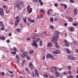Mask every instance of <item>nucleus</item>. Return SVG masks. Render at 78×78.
Returning <instances> with one entry per match:
<instances>
[{"instance_id": "f257e3e1", "label": "nucleus", "mask_w": 78, "mask_h": 78, "mask_svg": "<svg viewBox=\"0 0 78 78\" xmlns=\"http://www.w3.org/2000/svg\"><path fill=\"white\" fill-rule=\"evenodd\" d=\"M59 34V32L58 31H57L55 32V34L54 35L51 41L52 42H55L56 41H57L58 39V35Z\"/></svg>"}, {"instance_id": "f03ea898", "label": "nucleus", "mask_w": 78, "mask_h": 78, "mask_svg": "<svg viewBox=\"0 0 78 78\" xmlns=\"http://www.w3.org/2000/svg\"><path fill=\"white\" fill-rule=\"evenodd\" d=\"M20 55L21 57H22V58H26L27 60H28V61L30 59V58L28 56V53H27V51H25L22 54H20Z\"/></svg>"}, {"instance_id": "7ed1b4c3", "label": "nucleus", "mask_w": 78, "mask_h": 78, "mask_svg": "<svg viewBox=\"0 0 78 78\" xmlns=\"http://www.w3.org/2000/svg\"><path fill=\"white\" fill-rule=\"evenodd\" d=\"M68 58L69 59H70V60H75V59H76V58H75V57H73L71 55H68Z\"/></svg>"}, {"instance_id": "20e7f679", "label": "nucleus", "mask_w": 78, "mask_h": 78, "mask_svg": "<svg viewBox=\"0 0 78 78\" xmlns=\"http://www.w3.org/2000/svg\"><path fill=\"white\" fill-rule=\"evenodd\" d=\"M31 45H32V47H37V44L34 42V41L33 40V43L31 44Z\"/></svg>"}, {"instance_id": "39448f33", "label": "nucleus", "mask_w": 78, "mask_h": 78, "mask_svg": "<svg viewBox=\"0 0 78 78\" xmlns=\"http://www.w3.org/2000/svg\"><path fill=\"white\" fill-rule=\"evenodd\" d=\"M0 15L3 16L4 15V10L2 8H0Z\"/></svg>"}, {"instance_id": "423d86ee", "label": "nucleus", "mask_w": 78, "mask_h": 78, "mask_svg": "<svg viewBox=\"0 0 78 78\" xmlns=\"http://www.w3.org/2000/svg\"><path fill=\"white\" fill-rule=\"evenodd\" d=\"M29 66L30 69H34V66L33 65V63L31 62L29 63Z\"/></svg>"}, {"instance_id": "0eeeda50", "label": "nucleus", "mask_w": 78, "mask_h": 78, "mask_svg": "<svg viewBox=\"0 0 78 78\" xmlns=\"http://www.w3.org/2000/svg\"><path fill=\"white\" fill-rule=\"evenodd\" d=\"M52 69V70L56 72L57 71V68L56 67L52 66L51 68V70Z\"/></svg>"}, {"instance_id": "6e6552de", "label": "nucleus", "mask_w": 78, "mask_h": 78, "mask_svg": "<svg viewBox=\"0 0 78 78\" xmlns=\"http://www.w3.org/2000/svg\"><path fill=\"white\" fill-rule=\"evenodd\" d=\"M34 71L37 77H39V73H38V70L36 69H35Z\"/></svg>"}, {"instance_id": "1a4fd4ad", "label": "nucleus", "mask_w": 78, "mask_h": 78, "mask_svg": "<svg viewBox=\"0 0 78 78\" xmlns=\"http://www.w3.org/2000/svg\"><path fill=\"white\" fill-rule=\"evenodd\" d=\"M53 56L51 54H48L47 55V58H53Z\"/></svg>"}, {"instance_id": "9d476101", "label": "nucleus", "mask_w": 78, "mask_h": 78, "mask_svg": "<svg viewBox=\"0 0 78 78\" xmlns=\"http://www.w3.org/2000/svg\"><path fill=\"white\" fill-rule=\"evenodd\" d=\"M65 42H66V44H65V46L66 47H69V42L66 40H65Z\"/></svg>"}, {"instance_id": "9b49d317", "label": "nucleus", "mask_w": 78, "mask_h": 78, "mask_svg": "<svg viewBox=\"0 0 78 78\" xmlns=\"http://www.w3.org/2000/svg\"><path fill=\"white\" fill-rule=\"evenodd\" d=\"M27 17H26L25 18L23 19V22L25 23H27Z\"/></svg>"}, {"instance_id": "f8f14e48", "label": "nucleus", "mask_w": 78, "mask_h": 78, "mask_svg": "<svg viewBox=\"0 0 78 78\" xmlns=\"http://www.w3.org/2000/svg\"><path fill=\"white\" fill-rule=\"evenodd\" d=\"M25 70L27 73H28L29 74H31V73L30 72V70H29V69H28V68H26Z\"/></svg>"}, {"instance_id": "ddd939ff", "label": "nucleus", "mask_w": 78, "mask_h": 78, "mask_svg": "<svg viewBox=\"0 0 78 78\" xmlns=\"http://www.w3.org/2000/svg\"><path fill=\"white\" fill-rule=\"evenodd\" d=\"M60 5L64 6L65 8V9H67V5H66L65 4H64L63 3H61L60 4Z\"/></svg>"}, {"instance_id": "4468645a", "label": "nucleus", "mask_w": 78, "mask_h": 78, "mask_svg": "<svg viewBox=\"0 0 78 78\" xmlns=\"http://www.w3.org/2000/svg\"><path fill=\"white\" fill-rule=\"evenodd\" d=\"M38 2L41 6H42V5H43V2H42V0H38Z\"/></svg>"}, {"instance_id": "2eb2a0df", "label": "nucleus", "mask_w": 78, "mask_h": 78, "mask_svg": "<svg viewBox=\"0 0 78 78\" xmlns=\"http://www.w3.org/2000/svg\"><path fill=\"white\" fill-rule=\"evenodd\" d=\"M16 58L17 60V62H18L19 61H19V60L20 59V58H19V55H16Z\"/></svg>"}, {"instance_id": "dca6fc26", "label": "nucleus", "mask_w": 78, "mask_h": 78, "mask_svg": "<svg viewBox=\"0 0 78 78\" xmlns=\"http://www.w3.org/2000/svg\"><path fill=\"white\" fill-rule=\"evenodd\" d=\"M78 10L76 9H75L74 11V15L75 16V15H76L77 14V12L76 11Z\"/></svg>"}, {"instance_id": "f3484780", "label": "nucleus", "mask_w": 78, "mask_h": 78, "mask_svg": "<svg viewBox=\"0 0 78 78\" xmlns=\"http://www.w3.org/2000/svg\"><path fill=\"white\" fill-rule=\"evenodd\" d=\"M19 24V21H16L15 23V27H16Z\"/></svg>"}, {"instance_id": "a211bd4d", "label": "nucleus", "mask_w": 78, "mask_h": 78, "mask_svg": "<svg viewBox=\"0 0 78 78\" xmlns=\"http://www.w3.org/2000/svg\"><path fill=\"white\" fill-rule=\"evenodd\" d=\"M69 29L70 31H74V30H75V28H74L73 27L70 28Z\"/></svg>"}, {"instance_id": "6ab92c4d", "label": "nucleus", "mask_w": 78, "mask_h": 78, "mask_svg": "<svg viewBox=\"0 0 78 78\" xmlns=\"http://www.w3.org/2000/svg\"><path fill=\"white\" fill-rule=\"evenodd\" d=\"M55 73L56 74L57 77H59L60 74H59V73L58 72H56Z\"/></svg>"}, {"instance_id": "aec40b11", "label": "nucleus", "mask_w": 78, "mask_h": 78, "mask_svg": "<svg viewBox=\"0 0 78 78\" xmlns=\"http://www.w3.org/2000/svg\"><path fill=\"white\" fill-rule=\"evenodd\" d=\"M0 38L1 39L2 41H5V37L4 36H2V37L0 36Z\"/></svg>"}, {"instance_id": "412c9836", "label": "nucleus", "mask_w": 78, "mask_h": 78, "mask_svg": "<svg viewBox=\"0 0 78 78\" xmlns=\"http://www.w3.org/2000/svg\"><path fill=\"white\" fill-rule=\"evenodd\" d=\"M48 47H51L52 46V44L50 43H48L47 45Z\"/></svg>"}, {"instance_id": "4be33fe9", "label": "nucleus", "mask_w": 78, "mask_h": 78, "mask_svg": "<svg viewBox=\"0 0 78 78\" xmlns=\"http://www.w3.org/2000/svg\"><path fill=\"white\" fill-rule=\"evenodd\" d=\"M66 51H67V53H71V51L69 50V49H66Z\"/></svg>"}, {"instance_id": "5701e85b", "label": "nucleus", "mask_w": 78, "mask_h": 78, "mask_svg": "<svg viewBox=\"0 0 78 78\" xmlns=\"http://www.w3.org/2000/svg\"><path fill=\"white\" fill-rule=\"evenodd\" d=\"M43 76L44 78H48V75L47 74H45Z\"/></svg>"}, {"instance_id": "b1692460", "label": "nucleus", "mask_w": 78, "mask_h": 78, "mask_svg": "<svg viewBox=\"0 0 78 78\" xmlns=\"http://www.w3.org/2000/svg\"><path fill=\"white\" fill-rule=\"evenodd\" d=\"M21 4H22V3H20V2L19 3H18L16 4L17 7H20V5H21Z\"/></svg>"}, {"instance_id": "393cba45", "label": "nucleus", "mask_w": 78, "mask_h": 78, "mask_svg": "<svg viewBox=\"0 0 78 78\" xmlns=\"http://www.w3.org/2000/svg\"><path fill=\"white\" fill-rule=\"evenodd\" d=\"M16 31H17L18 33H20L21 31V29L20 28H17L16 30Z\"/></svg>"}, {"instance_id": "a878e982", "label": "nucleus", "mask_w": 78, "mask_h": 78, "mask_svg": "<svg viewBox=\"0 0 78 78\" xmlns=\"http://www.w3.org/2000/svg\"><path fill=\"white\" fill-rule=\"evenodd\" d=\"M16 19L17 20L16 21L19 22L20 20V19H19V16H17L16 17Z\"/></svg>"}, {"instance_id": "bb28decb", "label": "nucleus", "mask_w": 78, "mask_h": 78, "mask_svg": "<svg viewBox=\"0 0 78 78\" xmlns=\"http://www.w3.org/2000/svg\"><path fill=\"white\" fill-rule=\"evenodd\" d=\"M37 18L38 19H41V14H39L37 15Z\"/></svg>"}, {"instance_id": "cd10ccee", "label": "nucleus", "mask_w": 78, "mask_h": 78, "mask_svg": "<svg viewBox=\"0 0 78 78\" xmlns=\"http://www.w3.org/2000/svg\"><path fill=\"white\" fill-rule=\"evenodd\" d=\"M34 53V51H33V50H30L29 51V54H31V53Z\"/></svg>"}, {"instance_id": "c85d7f7f", "label": "nucleus", "mask_w": 78, "mask_h": 78, "mask_svg": "<svg viewBox=\"0 0 78 78\" xmlns=\"http://www.w3.org/2000/svg\"><path fill=\"white\" fill-rule=\"evenodd\" d=\"M32 35L33 36H39V35H38V34H37L35 33H33Z\"/></svg>"}, {"instance_id": "c756f323", "label": "nucleus", "mask_w": 78, "mask_h": 78, "mask_svg": "<svg viewBox=\"0 0 78 78\" xmlns=\"http://www.w3.org/2000/svg\"><path fill=\"white\" fill-rule=\"evenodd\" d=\"M27 11H29V10H30V5H29L27 6Z\"/></svg>"}, {"instance_id": "7c9ffc66", "label": "nucleus", "mask_w": 78, "mask_h": 78, "mask_svg": "<svg viewBox=\"0 0 78 78\" xmlns=\"http://www.w3.org/2000/svg\"><path fill=\"white\" fill-rule=\"evenodd\" d=\"M40 12H42L44 14H45V11L43 9L40 10Z\"/></svg>"}, {"instance_id": "2f4dec72", "label": "nucleus", "mask_w": 78, "mask_h": 78, "mask_svg": "<svg viewBox=\"0 0 78 78\" xmlns=\"http://www.w3.org/2000/svg\"><path fill=\"white\" fill-rule=\"evenodd\" d=\"M21 51H22V52H23V53L24 51H25V48H22L21 49Z\"/></svg>"}, {"instance_id": "473e14b6", "label": "nucleus", "mask_w": 78, "mask_h": 78, "mask_svg": "<svg viewBox=\"0 0 78 78\" xmlns=\"http://www.w3.org/2000/svg\"><path fill=\"white\" fill-rule=\"evenodd\" d=\"M73 26H75V27H76L78 25V23H73Z\"/></svg>"}, {"instance_id": "72a5a7b5", "label": "nucleus", "mask_w": 78, "mask_h": 78, "mask_svg": "<svg viewBox=\"0 0 78 78\" xmlns=\"http://www.w3.org/2000/svg\"><path fill=\"white\" fill-rule=\"evenodd\" d=\"M73 21V18H69V22H72Z\"/></svg>"}, {"instance_id": "f704fd0d", "label": "nucleus", "mask_w": 78, "mask_h": 78, "mask_svg": "<svg viewBox=\"0 0 78 78\" xmlns=\"http://www.w3.org/2000/svg\"><path fill=\"white\" fill-rule=\"evenodd\" d=\"M31 76H33V77H34L35 76V73H32L31 74Z\"/></svg>"}, {"instance_id": "c9c22d12", "label": "nucleus", "mask_w": 78, "mask_h": 78, "mask_svg": "<svg viewBox=\"0 0 78 78\" xmlns=\"http://www.w3.org/2000/svg\"><path fill=\"white\" fill-rule=\"evenodd\" d=\"M39 41H40V39L39 38H37L36 39V40L35 41L36 42H39Z\"/></svg>"}, {"instance_id": "e433bc0d", "label": "nucleus", "mask_w": 78, "mask_h": 78, "mask_svg": "<svg viewBox=\"0 0 78 78\" xmlns=\"http://www.w3.org/2000/svg\"><path fill=\"white\" fill-rule=\"evenodd\" d=\"M73 78V77L72 75H71V76H67V78Z\"/></svg>"}, {"instance_id": "4c0bfd02", "label": "nucleus", "mask_w": 78, "mask_h": 78, "mask_svg": "<svg viewBox=\"0 0 78 78\" xmlns=\"http://www.w3.org/2000/svg\"><path fill=\"white\" fill-rule=\"evenodd\" d=\"M47 14H48V16H50V14H51V13L50 12V11H48L47 12Z\"/></svg>"}, {"instance_id": "58836bf2", "label": "nucleus", "mask_w": 78, "mask_h": 78, "mask_svg": "<svg viewBox=\"0 0 78 78\" xmlns=\"http://www.w3.org/2000/svg\"><path fill=\"white\" fill-rule=\"evenodd\" d=\"M32 8H30V10L28 12L29 14H30V13H31V12H32Z\"/></svg>"}, {"instance_id": "ea45409f", "label": "nucleus", "mask_w": 78, "mask_h": 78, "mask_svg": "<svg viewBox=\"0 0 78 78\" xmlns=\"http://www.w3.org/2000/svg\"><path fill=\"white\" fill-rule=\"evenodd\" d=\"M50 21L51 22H53V18H50Z\"/></svg>"}, {"instance_id": "a19ab883", "label": "nucleus", "mask_w": 78, "mask_h": 78, "mask_svg": "<svg viewBox=\"0 0 78 78\" xmlns=\"http://www.w3.org/2000/svg\"><path fill=\"white\" fill-rule=\"evenodd\" d=\"M13 49L14 50V51H17V48H16V47H14L13 48Z\"/></svg>"}, {"instance_id": "79ce46f5", "label": "nucleus", "mask_w": 78, "mask_h": 78, "mask_svg": "<svg viewBox=\"0 0 78 78\" xmlns=\"http://www.w3.org/2000/svg\"><path fill=\"white\" fill-rule=\"evenodd\" d=\"M40 45L41 46H42V41H41L40 42Z\"/></svg>"}, {"instance_id": "37998d69", "label": "nucleus", "mask_w": 78, "mask_h": 78, "mask_svg": "<svg viewBox=\"0 0 78 78\" xmlns=\"http://www.w3.org/2000/svg\"><path fill=\"white\" fill-rule=\"evenodd\" d=\"M35 22V20H31L30 21L31 23H34V22Z\"/></svg>"}, {"instance_id": "c03bdc74", "label": "nucleus", "mask_w": 78, "mask_h": 78, "mask_svg": "<svg viewBox=\"0 0 78 78\" xmlns=\"http://www.w3.org/2000/svg\"><path fill=\"white\" fill-rule=\"evenodd\" d=\"M56 52L57 53V54H58L60 53V52H59V51L58 50H57L56 51Z\"/></svg>"}, {"instance_id": "a18cd8bd", "label": "nucleus", "mask_w": 78, "mask_h": 78, "mask_svg": "<svg viewBox=\"0 0 78 78\" xmlns=\"http://www.w3.org/2000/svg\"><path fill=\"white\" fill-rule=\"evenodd\" d=\"M19 78H25V77L23 76H20Z\"/></svg>"}, {"instance_id": "49530a36", "label": "nucleus", "mask_w": 78, "mask_h": 78, "mask_svg": "<svg viewBox=\"0 0 78 78\" xmlns=\"http://www.w3.org/2000/svg\"><path fill=\"white\" fill-rule=\"evenodd\" d=\"M12 54H13L14 55H16V52H15L14 51L12 52Z\"/></svg>"}, {"instance_id": "de8ad7c7", "label": "nucleus", "mask_w": 78, "mask_h": 78, "mask_svg": "<svg viewBox=\"0 0 78 78\" xmlns=\"http://www.w3.org/2000/svg\"><path fill=\"white\" fill-rule=\"evenodd\" d=\"M55 47L57 48H59V46L58 45H55Z\"/></svg>"}, {"instance_id": "09e8293b", "label": "nucleus", "mask_w": 78, "mask_h": 78, "mask_svg": "<svg viewBox=\"0 0 78 78\" xmlns=\"http://www.w3.org/2000/svg\"><path fill=\"white\" fill-rule=\"evenodd\" d=\"M51 72L52 73H55V71L53 70V69L51 70Z\"/></svg>"}, {"instance_id": "8fccbe9b", "label": "nucleus", "mask_w": 78, "mask_h": 78, "mask_svg": "<svg viewBox=\"0 0 78 78\" xmlns=\"http://www.w3.org/2000/svg\"><path fill=\"white\" fill-rule=\"evenodd\" d=\"M18 10H19L20 11L22 9V8L20 7H19L18 8Z\"/></svg>"}, {"instance_id": "3c124183", "label": "nucleus", "mask_w": 78, "mask_h": 78, "mask_svg": "<svg viewBox=\"0 0 78 78\" xmlns=\"http://www.w3.org/2000/svg\"><path fill=\"white\" fill-rule=\"evenodd\" d=\"M32 39L34 40V39H35V38H36V36H33L32 37Z\"/></svg>"}, {"instance_id": "603ef678", "label": "nucleus", "mask_w": 78, "mask_h": 78, "mask_svg": "<svg viewBox=\"0 0 78 78\" xmlns=\"http://www.w3.org/2000/svg\"><path fill=\"white\" fill-rule=\"evenodd\" d=\"M6 42L7 43H9V42H10V40H7L6 41Z\"/></svg>"}, {"instance_id": "864d4df0", "label": "nucleus", "mask_w": 78, "mask_h": 78, "mask_svg": "<svg viewBox=\"0 0 78 78\" xmlns=\"http://www.w3.org/2000/svg\"><path fill=\"white\" fill-rule=\"evenodd\" d=\"M63 74H64V75H67V74H68V73H66V72H63Z\"/></svg>"}, {"instance_id": "5fc2aeb1", "label": "nucleus", "mask_w": 78, "mask_h": 78, "mask_svg": "<svg viewBox=\"0 0 78 78\" xmlns=\"http://www.w3.org/2000/svg\"><path fill=\"white\" fill-rule=\"evenodd\" d=\"M28 20L29 21V22H30L31 20V19H30V18H28Z\"/></svg>"}, {"instance_id": "6e6d98bb", "label": "nucleus", "mask_w": 78, "mask_h": 78, "mask_svg": "<svg viewBox=\"0 0 78 78\" xmlns=\"http://www.w3.org/2000/svg\"><path fill=\"white\" fill-rule=\"evenodd\" d=\"M10 76L11 78H13V77H14V75L13 74H12L10 75Z\"/></svg>"}, {"instance_id": "4d7b16f0", "label": "nucleus", "mask_w": 78, "mask_h": 78, "mask_svg": "<svg viewBox=\"0 0 78 78\" xmlns=\"http://www.w3.org/2000/svg\"><path fill=\"white\" fill-rule=\"evenodd\" d=\"M68 74L69 75H71V71L70 70L68 71Z\"/></svg>"}, {"instance_id": "13d9d810", "label": "nucleus", "mask_w": 78, "mask_h": 78, "mask_svg": "<svg viewBox=\"0 0 78 78\" xmlns=\"http://www.w3.org/2000/svg\"><path fill=\"white\" fill-rule=\"evenodd\" d=\"M68 69H69V70H70L71 69V66H68Z\"/></svg>"}, {"instance_id": "bf43d9fd", "label": "nucleus", "mask_w": 78, "mask_h": 78, "mask_svg": "<svg viewBox=\"0 0 78 78\" xmlns=\"http://www.w3.org/2000/svg\"><path fill=\"white\" fill-rule=\"evenodd\" d=\"M12 35V34H11V33H9V37H11V36Z\"/></svg>"}, {"instance_id": "052dcab7", "label": "nucleus", "mask_w": 78, "mask_h": 78, "mask_svg": "<svg viewBox=\"0 0 78 78\" xmlns=\"http://www.w3.org/2000/svg\"><path fill=\"white\" fill-rule=\"evenodd\" d=\"M53 53L54 54H57L56 51L54 52H53Z\"/></svg>"}, {"instance_id": "680f3d73", "label": "nucleus", "mask_w": 78, "mask_h": 78, "mask_svg": "<svg viewBox=\"0 0 78 78\" xmlns=\"http://www.w3.org/2000/svg\"><path fill=\"white\" fill-rule=\"evenodd\" d=\"M50 27L52 29H54V27H53V26H51Z\"/></svg>"}, {"instance_id": "e2e57ef3", "label": "nucleus", "mask_w": 78, "mask_h": 78, "mask_svg": "<svg viewBox=\"0 0 78 78\" xmlns=\"http://www.w3.org/2000/svg\"><path fill=\"white\" fill-rule=\"evenodd\" d=\"M64 25L65 26V27H67V23H65L64 24Z\"/></svg>"}, {"instance_id": "0e129e2a", "label": "nucleus", "mask_w": 78, "mask_h": 78, "mask_svg": "<svg viewBox=\"0 0 78 78\" xmlns=\"http://www.w3.org/2000/svg\"><path fill=\"white\" fill-rule=\"evenodd\" d=\"M58 6V4L57 3H55V6Z\"/></svg>"}, {"instance_id": "69168bd1", "label": "nucleus", "mask_w": 78, "mask_h": 78, "mask_svg": "<svg viewBox=\"0 0 78 78\" xmlns=\"http://www.w3.org/2000/svg\"><path fill=\"white\" fill-rule=\"evenodd\" d=\"M3 25V23L1 21L0 22V25Z\"/></svg>"}, {"instance_id": "338daca9", "label": "nucleus", "mask_w": 78, "mask_h": 78, "mask_svg": "<svg viewBox=\"0 0 78 78\" xmlns=\"http://www.w3.org/2000/svg\"><path fill=\"white\" fill-rule=\"evenodd\" d=\"M2 75H4L5 73H4V72H2Z\"/></svg>"}, {"instance_id": "774afa93", "label": "nucleus", "mask_w": 78, "mask_h": 78, "mask_svg": "<svg viewBox=\"0 0 78 78\" xmlns=\"http://www.w3.org/2000/svg\"><path fill=\"white\" fill-rule=\"evenodd\" d=\"M70 2H71V3H73V0H70Z\"/></svg>"}]
</instances>
